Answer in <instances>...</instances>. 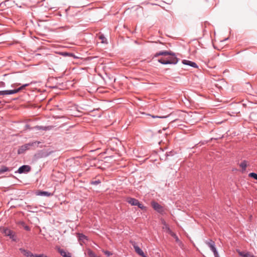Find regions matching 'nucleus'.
I'll use <instances>...</instances> for the list:
<instances>
[{
	"label": "nucleus",
	"instance_id": "nucleus-5",
	"mask_svg": "<svg viewBox=\"0 0 257 257\" xmlns=\"http://www.w3.org/2000/svg\"><path fill=\"white\" fill-rule=\"evenodd\" d=\"M30 170L31 167L30 166L23 165L19 168L18 172L20 174L26 173L29 172Z\"/></svg>",
	"mask_w": 257,
	"mask_h": 257
},
{
	"label": "nucleus",
	"instance_id": "nucleus-16",
	"mask_svg": "<svg viewBox=\"0 0 257 257\" xmlns=\"http://www.w3.org/2000/svg\"><path fill=\"white\" fill-rule=\"evenodd\" d=\"M28 208L31 211L33 212H36L38 211V207L37 206H34L33 205H29L28 206Z\"/></svg>",
	"mask_w": 257,
	"mask_h": 257
},
{
	"label": "nucleus",
	"instance_id": "nucleus-31",
	"mask_svg": "<svg viewBox=\"0 0 257 257\" xmlns=\"http://www.w3.org/2000/svg\"><path fill=\"white\" fill-rule=\"evenodd\" d=\"M172 236L173 237L176 239V241H179V238L175 233V235Z\"/></svg>",
	"mask_w": 257,
	"mask_h": 257
},
{
	"label": "nucleus",
	"instance_id": "nucleus-37",
	"mask_svg": "<svg viewBox=\"0 0 257 257\" xmlns=\"http://www.w3.org/2000/svg\"><path fill=\"white\" fill-rule=\"evenodd\" d=\"M227 39H228V38H226V39H225L223 40V41H225L227 40Z\"/></svg>",
	"mask_w": 257,
	"mask_h": 257
},
{
	"label": "nucleus",
	"instance_id": "nucleus-29",
	"mask_svg": "<svg viewBox=\"0 0 257 257\" xmlns=\"http://www.w3.org/2000/svg\"><path fill=\"white\" fill-rule=\"evenodd\" d=\"M20 85V83H14V84H13L11 85V87L15 88L16 86H19Z\"/></svg>",
	"mask_w": 257,
	"mask_h": 257
},
{
	"label": "nucleus",
	"instance_id": "nucleus-10",
	"mask_svg": "<svg viewBox=\"0 0 257 257\" xmlns=\"http://www.w3.org/2000/svg\"><path fill=\"white\" fill-rule=\"evenodd\" d=\"M135 251L140 256L142 257H146L145 254L143 251L140 248V247L136 245H134Z\"/></svg>",
	"mask_w": 257,
	"mask_h": 257
},
{
	"label": "nucleus",
	"instance_id": "nucleus-22",
	"mask_svg": "<svg viewBox=\"0 0 257 257\" xmlns=\"http://www.w3.org/2000/svg\"><path fill=\"white\" fill-rule=\"evenodd\" d=\"M248 176L257 180V174L255 173H250L248 174Z\"/></svg>",
	"mask_w": 257,
	"mask_h": 257
},
{
	"label": "nucleus",
	"instance_id": "nucleus-12",
	"mask_svg": "<svg viewBox=\"0 0 257 257\" xmlns=\"http://www.w3.org/2000/svg\"><path fill=\"white\" fill-rule=\"evenodd\" d=\"M127 202L132 206H136L139 200L133 198H128L127 200Z\"/></svg>",
	"mask_w": 257,
	"mask_h": 257
},
{
	"label": "nucleus",
	"instance_id": "nucleus-27",
	"mask_svg": "<svg viewBox=\"0 0 257 257\" xmlns=\"http://www.w3.org/2000/svg\"><path fill=\"white\" fill-rule=\"evenodd\" d=\"M88 254H89V257H96L97 256V255H96L95 254L91 251H88Z\"/></svg>",
	"mask_w": 257,
	"mask_h": 257
},
{
	"label": "nucleus",
	"instance_id": "nucleus-18",
	"mask_svg": "<svg viewBox=\"0 0 257 257\" xmlns=\"http://www.w3.org/2000/svg\"><path fill=\"white\" fill-rule=\"evenodd\" d=\"M165 228L167 231V232L170 234L171 236H174L175 235V233H174L171 230V229L169 228V226H168L167 225H166V227H165Z\"/></svg>",
	"mask_w": 257,
	"mask_h": 257
},
{
	"label": "nucleus",
	"instance_id": "nucleus-13",
	"mask_svg": "<svg viewBox=\"0 0 257 257\" xmlns=\"http://www.w3.org/2000/svg\"><path fill=\"white\" fill-rule=\"evenodd\" d=\"M238 253L239 255L243 257H251L252 254L248 252H244V251H239Z\"/></svg>",
	"mask_w": 257,
	"mask_h": 257
},
{
	"label": "nucleus",
	"instance_id": "nucleus-38",
	"mask_svg": "<svg viewBox=\"0 0 257 257\" xmlns=\"http://www.w3.org/2000/svg\"><path fill=\"white\" fill-rule=\"evenodd\" d=\"M251 257H255L253 254L252 255Z\"/></svg>",
	"mask_w": 257,
	"mask_h": 257
},
{
	"label": "nucleus",
	"instance_id": "nucleus-23",
	"mask_svg": "<svg viewBox=\"0 0 257 257\" xmlns=\"http://www.w3.org/2000/svg\"><path fill=\"white\" fill-rule=\"evenodd\" d=\"M99 39H100L101 40V42L103 43H105V41H106V38H105V37L103 35H100L99 36Z\"/></svg>",
	"mask_w": 257,
	"mask_h": 257
},
{
	"label": "nucleus",
	"instance_id": "nucleus-34",
	"mask_svg": "<svg viewBox=\"0 0 257 257\" xmlns=\"http://www.w3.org/2000/svg\"><path fill=\"white\" fill-rule=\"evenodd\" d=\"M25 228L27 230H30V228H29V227L28 226H25Z\"/></svg>",
	"mask_w": 257,
	"mask_h": 257
},
{
	"label": "nucleus",
	"instance_id": "nucleus-28",
	"mask_svg": "<svg viewBox=\"0 0 257 257\" xmlns=\"http://www.w3.org/2000/svg\"><path fill=\"white\" fill-rule=\"evenodd\" d=\"M100 183V181L98 180L92 181L91 182V184L96 185L99 184Z\"/></svg>",
	"mask_w": 257,
	"mask_h": 257
},
{
	"label": "nucleus",
	"instance_id": "nucleus-20",
	"mask_svg": "<svg viewBox=\"0 0 257 257\" xmlns=\"http://www.w3.org/2000/svg\"><path fill=\"white\" fill-rule=\"evenodd\" d=\"M158 62L162 64H169V63H171L170 61H167V60L163 59H159Z\"/></svg>",
	"mask_w": 257,
	"mask_h": 257
},
{
	"label": "nucleus",
	"instance_id": "nucleus-21",
	"mask_svg": "<svg viewBox=\"0 0 257 257\" xmlns=\"http://www.w3.org/2000/svg\"><path fill=\"white\" fill-rule=\"evenodd\" d=\"M8 171H9V169L6 166H3L0 169L1 173H4Z\"/></svg>",
	"mask_w": 257,
	"mask_h": 257
},
{
	"label": "nucleus",
	"instance_id": "nucleus-25",
	"mask_svg": "<svg viewBox=\"0 0 257 257\" xmlns=\"http://www.w3.org/2000/svg\"><path fill=\"white\" fill-rule=\"evenodd\" d=\"M79 238L80 240H83L84 239H86V237L84 235L82 234H79Z\"/></svg>",
	"mask_w": 257,
	"mask_h": 257
},
{
	"label": "nucleus",
	"instance_id": "nucleus-1",
	"mask_svg": "<svg viewBox=\"0 0 257 257\" xmlns=\"http://www.w3.org/2000/svg\"><path fill=\"white\" fill-rule=\"evenodd\" d=\"M40 144L39 141H35L30 142L21 146L18 150V154H22L25 152L26 151L29 150L31 148L35 149Z\"/></svg>",
	"mask_w": 257,
	"mask_h": 257
},
{
	"label": "nucleus",
	"instance_id": "nucleus-6",
	"mask_svg": "<svg viewBox=\"0 0 257 257\" xmlns=\"http://www.w3.org/2000/svg\"><path fill=\"white\" fill-rule=\"evenodd\" d=\"M170 57L168 60H167V61H170L171 62L169 63V64H176L178 63L179 59L177 58L175 53L173 52V54H170Z\"/></svg>",
	"mask_w": 257,
	"mask_h": 257
},
{
	"label": "nucleus",
	"instance_id": "nucleus-39",
	"mask_svg": "<svg viewBox=\"0 0 257 257\" xmlns=\"http://www.w3.org/2000/svg\"><path fill=\"white\" fill-rule=\"evenodd\" d=\"M1 103V101L0 100V103Z\"/></svg>",
	"mask_w": 257,
	"mask_h": 257
},
{
	"label": "nucleus",
	"instance_id": "nucleus-8",
	"mask_svg": "<svg viewBox=\"0 0 257 257\" xmlns=\"http://www.w3.org/2000/svg\"><path fill=\"white\" fill-rule=\"evenodd\" d=\"M20 250L22 253H23L24 255H25L27 257H34V254H33L31 252L28 250L21 248L20 249Z\"/></svg>",
	"mask_w": 257,
	"mask_h": 257
},
{
	"label": "nucleus",
	"instance_id": "nucleus-24",
	"mask_svg": "<svg viewBox=\"0 0 257 257\" xmlns=\"http://www.w3.org/2000/svg\"><path fill=\"white\" fill-rule=\"evenodd\" d=\"M211 250L213 252L215 257H219V254L218 253V252L217 251L216 247L214 248V249Z\"/></svg>",
	"mask_w": 257,
	"mask_h": 257
},
{
	"label": "nucleus",
	"instance_id": "nucleus-36",
	"mask_svg": "<svg viewBox=\"0 0 257 257\" xmlns=\"http://www.w3.org/2000/svg\"><path fill=\"white\" fill-rule=\"evenodd\" d=\"M40 255V254H34V257H38V256H39Z\"/></svg>",
	"mask_w": 257,
	"mask_h": 257
},
{
	"label": "nucleus",
	"instance_id": "nucleus-14",
	"mask_svg": "<svg viewBox=\"0 0 257 257\" xmlns=\"http://www.w3.org/2000/svg\"><path fill=\"white\" fill-rule=\"evenodd\" d=\"M38 195L40 196H50L52 195V194L47 192V191H40L38 192Z\"/></svg>",
	"mask_w": 257,
	"mask_h": 257
},
{
	"label": "nucleus",
	"instance_id": "nucleus-19",
	"mask_svg": "<svg viewBox=\"0 0 257 257\" xmlns=\"http://www.w3.org/2000/svg\"><path fill=\"white\" fill-rule=\"evenodd\" d=\"M136 206H138L140 208H141L143 210H146L147 207L144 206L142 204H141L139 201Z\"/></svg>",
	"mask_w": 257,
	"mask_h": 257
},
{
	"label": "nucleus",
	"instance_id": "nucleus-3",
	"mask_svg": "<svg viewBox=\"0 0 257 257\" xmlns=\"http://www.w3.org/2000/svg\"><path fill=\"white\" fill-rule=\"evenodd\" d=\"M30 85L29 83L23 84L21 86L18 88L14 89L13 90H7L5 91V95H12L19 92L20 91L23 90L26 87Z\"/></svg>",
	"mask_w": 257,
	"mask_h": 257
},
{
	"label": "nucleus",
	"instance_id": "nucleus-33",
	"mask_svg": "<svg viewBox=\"0 0 257 257\" xmlns=\"http://www.w3.org/2000/svg\"><path fill=\"white\" fill-rule=\"evenodd\" d=\"M0 95H5V90L0 91Z\"/></svg>",
	"mask_w": 257,
	"mask_h": 257
},
{
	"label": "nucleus",
	"instance_id": "nucleus-4",
	"mask_svg": "<svg viewBox=\"0 0 257 257\" xmlns=\"http://www.w3.org/2000/svg\"><path fill=\"white\" fill-rule=\"evenodd\" d=\"M151 205L154 209L158 212L160 213H163L164 212V209L163 206L160 205L158 203L155 201H152L151 202Z\"/></svg>",
	"mask_w": 257,
	"mask_h": 257
},
{
	"label": "nucleus",
	"instance_id": "nucleus-15",
	"mask_svg": "<svg viewBox=\"0 0 257 257\" xmlns=\"http://www.w3.org/2000/svg\"><path fill=\"white\" fill-rule=\"evenodd\" d=\"M206 244L210 247L211 250H213L215 247L214 242L210 240L209 241L206 242Z\"/></svg>",
	"mask_w": 257,
	"mask_h": 257
},
{
	"label": "nucleus",
	"instance_id": "nucleus-32",
	"mask_svg": "<svg viewBox=\"0 0 257 257\" xmlns=\"http://www.w3.org/2000/svg\"><path fill=\"white\" fill-rule=\"evenodd\" d=\"M152 117L153 118H165V116H158L157 115H152Z\"/></svg>",
	"mask_w": 257,
	"mask_h": 257
},
{
	"label": "nucleus",
	"instance_id": "nucleus-26",
	"mask_svg": "<svg viewBox=\"0 0 257 257\" xmlns=\"http://www.w3.org/2000/svg\"><path fill=\"white\" fill-rule=\"evenodd\" d=\"M103 252L107 256H109L110 255L112 254V253L111 252L107 250H103Z\"/></svg>",
	"mask_w": 257,
	"mask_h": 257
},
{
	"label": "nucleus",
	"instance_id": "nucleus-2",
	"mask_svg": "<svg viewBox=\"0 0 257 257\" xmlns=\"http://www.w3.org/2000/svg\"><path fill=\"white\" fill-rule=\"evenodd\" d=\"M3 233L5 234V236L9 237V238L11 239L13 241H17V235L16 233L12 230L8 228H5L4 229Z\"/></svg>",
	"mask_w": 257,
	"mask_h": 257
},
{
	"label": "nucleus",
	"instance_id": "nucleus-17",
	"mask_svg": "<svg viewBox=\"0 0 257 257\" xmlns=\"http://www.w3.org/2000/svg\"><path fill=\"white\" fill-rule=\"evenodd\" d=\"M239 166L242 168V170H245L247 166V162L244 160L240 164Z\"/></svg>",
	"mask_w": 257,
	"mask_h": 257
},
{
	"label": "nucleus",
	"instance_id": "nucleus-30",
	"mask_svg": "<svg viewBox=\"0 0 257 257\" xmlns=\"http://www.w3.org/2000/svg\"><path fill=\"white\" fill-rule=\"evenodd\" d=\"M5 86V83L3 81H1L0 82V88L4 87Z\"/></svg>",
	"mask_w": 257,
	"mask_h": 257
},
{
	"label": "nucleus",
	"instance_id": "nucleus-9",
	"mask_svg": "<svg viewBox=\"0 0 257 257\" xmlns=\"http://www.w3.org/2000/svg\"><path fill=\"white\" fill-rule=\"evenodd\" d=\"M170 54H173V52L171 51H160L159 52L156 53L155 54L154 57H157L160 55L167 56V55H170Z\"/></svg>",
	"mask_w": 257,
	"mask_h": 257
},
{
	"label": "nucleus",
	"instance_id": "nucleus-11",
	"mask_svg": "<svg viewBox=\"0 0 257 257\" xmlns=\"http://www.w3.org/2000/svg\"><path fill=\"white\" fill-rule=\"evenodd\" d=\"M58 251L60 254L63 257H71L69 252H66L64 250L60 248H58Z\"/></svg>",
	"mask_w": 257,
	"mask_h": 257
},
{
	"label": "nucleus",
	"instance_id": "nucleus-35",
	"mask_svg": "<svg viewBox=\"0 0 257 257\" xmlns=\"http://www.w3.org/2000/svg\"><path fill=\"white\" fill-rule=\"evenodd\" d=\"M38 257H47V256H46V255H44L43 254H40V255L39 256H38Z\"/></svg>",
	"mask_w": 257,
	"mask_h": 257
},
{
	"label": "nucleus",
	"instance_id": "nucleus-7",
	"mask_svg": "<svg viewBox=\"0 0 257 257\" xmlns=\"http://www.w3.org/2000/svg\"><path fill=\"white\" fill-rule=\"evenodd\" d=\"M182 63H183V64H185V65H189V66H191L194 68L198 67V66L196 63L191 61H189V60H183L182 61Z\"/></svg>",
	"mask_w": 257,
	"mask_h": 257
}]
</instances>
